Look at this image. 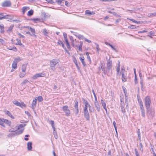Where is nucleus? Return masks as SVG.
<instances>
[{
  "label": "nucleus",
  "mask_w": 156,
  "mask_h": 156,
  "mask_svg": "<svg viewBox=\"0 0 156 156\" xmlns=\"http://www.w3.org/2000/svg\"><path fill=\"white\" fill-rule=\"evenodd\" d=\"M32 143L31 142H29L27 144V147L28 150L29 151L31 150L32 149Z\"/></svg>",
  "instance_id": "nucleus-18"
},
{
  "label": "nucleus",
  "mask_w": 156,
  "mask_h": 156,
  "mask_svg": "<svg viewBox=\"0 0 156 156\" xmlns=\"http://www.w3.org/2000/svg\"><path fill=\"white\" fill-rule=\"evenodd\" d=\"M128 28L133 29H136V27L135 25H131L129 26L128 27Z\"/></svg>",
  "instance_id": "nucleus-42"
},
{
  "label": "nucleus",
  "mask_w": 156,
  "mask_h": 156,
  "mask_svg": "<svg viewBox=\"0 0 156 156\" xmlns=\"http://www.w3.org/2000/svg\"><path fill=\"white\" fill-rule=\"evenodd\" d=\"M30 9V8L28 7L24 6L22 9V12L24 14L25 12L28 10Z\"/></svg>",
  "instance_id": "nucleus-17"
},
{
  "label": "nucleus",
  "mask_w": 156,
  "mask_h": 156,
  "mask_svg": "<svg viewBox=\"0 0 156 156\" xmlns=\"http://www.w3.org/2000/svg\"><path fill=\"white\" fill-rule=\"evenodd\" d=\"M95 44L96 45V48L97 49V51L98 52L100 50L99 46L97 44L95 43Z\"/></svg>",
  "instance_id": "nucleus-59"
},
{
  "label": "nucleus",
  "mask_w": 156,
  "mask_h": 156,
  "mask_svg": "<svg viewBox=\"0 0 156 156\" xmlns=\"http://www.w3.org/2000/svg\"><path fill=\"white\" fill-rule=\"evenodd\" d=\"M147 31L146 30H144L142 31H139L138 32V33H143L144 32H146Z\"/></svg>",
  "instance_id": "nucleus-62"
},
{
  "label": "nucleus",
  "mask_w": 156,
  "mask_h": 156,
  "mask_svg": "<svg viewBox=\"0 0 156 156\" xmlns=\"http://www.w3.org/2000/svg\"><path fill=\"white\" fill-rule=\"evenodd\" d=\"M134 151H135L136 156H140L137 149L135 148L134 149Z\"/></svg>",
  "instance_id": "nucleus-54"
},
{
  "label": "nucleus",
  "mask_w": 156,
  "mask_h": 156,
  "mask_svg": "<svg viewBox=\"0 0 156 156\" xmlns=\"http://www.w3.org/2000/svg\"><path fill=\"white\" fill-rule=\"evenodd\" d=\"M45 76V74L43 73H37L34 75L32 78L34 80H35L37 79L38 77H44Z\"/></svg>",
  "instance_id": "nucleus-12"
},
{
  "label": "nucleus",
  "mask_w": 156,
  "mask_h": 156,
  "mask_svg": "<svg viewBox=\"0 0 156 156\" xmlns=\"http://www.w3.org/2000/svg\"><path fill=\"white\" fill-rule=\"evenodd\" d=\"M38 101L39 102H41L43 101V98L42 96H39L37 98Z\"/></svg>",
  "instance_id": "nucleus-43"
},
{
  "label": "nucleus",
  "mask_w": 156,
  "mask_h": 156,
  "mask_svg": "<svg viewBox=\"0 0 156 156\" xmlns=\"http://www.w3.org/2000/svg\"><path fill=\"white\" fill-rule=\"evenodd\" d=\"M21 60L20 57H18L17 58L15 59L13 62L12 67L13 69H16L17 67V63Z\"/></svg>",
  "instance_id": "nucleus-7"
},
{
  "label": "nucleus",
  "mask_w": 156,
  "mask_h": 156,
  "mask_svg": "<svg viewBox=\"0 0 156 156\" xmlns=\"http://www.w3.org/2000/svg\"><path fill=\"white\" fill-rule=\"evenodd\" d=\"M78 101H75L74 104V108H78Z\"/></svg>",
  "instance_id": "nucleus-45"
},
{
  "label": "nucleus",
  "mask_w": 156,
  "mask_h": 156,
  "mask_svg": "<svg viewBox=\"0 0 156 156\" xmlns=\"http://www.w3.org/2000/svg\"><path fill=\"white\" fill-rule=\"evenodd\" d=\"M3 122H4V123L6 124L7 125H8L9 126H10L11 124V121H9L7 119H3Z\"/></svg>",
  "instance_id": "nucleus-16"
},
{
  "label": "nucleus",
  "mask_w": 156,
  "mask_h": 156,
  "mask_svg": "<svg viewBox=\"0 0 156 156\" xmlns=\"http://www.w3.org/2000/svg\"><path fill=\"white\" fill-rule=\"evenodd\" d=\"M138 102L140 108L142 116L144 118L145 117V112L143 103L141 100L138 99Z\"/></svg>",
  "instance_id": "nucleus-3"
},
{
  "label": "nucleus",
  "mask_w": 156,
  "mask_h": 156,
  "mask_svg": "<svg viewBox=\"0 0 156 156\" xmlns=\"http://www.w3.org/2000/svg\"><path fill=\"white\" fill-rule=\"evenodd\" d=\"M75 113L76 115H77L79 112V110L78 109V108H75Z\"/></svg>",
  "instance_id": "nucleus-50"
},
{
  "label": "nucleus",
  "mask_w": 156,
  "mask_h": 156,
  "mask_svg": "<svg viewBox=\"0 0 156 156\" xmlns=\"http://www.w3.org/2000/svg\"><path fill=\"white\" fill-rule=\"evenodd\" d=\"M30 30L31 33L33 34V36L36 37V35L35 34L36 33L35 29L34 28H32V27H30Z\"/></svg>",
  "instance_id": "nucleus-27"
},
{
  "label": "nucleus",
  "mask_w": 156,
  "mask_h": 156,
  "mask_svg": "<svg viewBox=\"0 0 156 156\" xmlns=\"http://www.w3.org/2000/svg\"><path fill=\"white\" fill-rule=\"evenodd\" d=\"M122 80V82H124L126 81L127 78L125 75V69L124 67L121 68Z\"/></svg>",
  "instance_id": "nucleus-8"
},
{
  "label": "nucleus",
  "mask_w": 156,
  "mask_h": 156,
  "mask_svg": "<svg viewBox=\"0 0 156 156\" xmlns=\"http://www.w3.org/2000/svg\"><path fill=\"white\" fill-rule=\"evenodd\" d=\"M103 64L102 62H101L100 64V67H101V69L103 71V69L104 70L105 69V68L104 67H103Z\"/></svg>",
  "instance_id": "nucleus-57"
},
{
  "label": "nucleus",
  "mask_w": 156,
  "mask_h": 156,
  "mask_svg": "<svg viewBox=\"0 0 156 156\" xmlns=\"http://www.w3.org/2000/svg\"><path fill=\"white\" fill-rule=\"evenodd\" d=\"M95 106L97 109V110L98 111V112H99L100 110V105L98 103L97 104H95Z\"/></svg>",
  "instance_id": "nucleus-29"
},
{
  "label": "nucleus",
  "mask_w": 156,
  "mask_h": 156,
  "mask_svg": "<svg viewBox=\"0 0 156 156\" xmlns=\"http://www.w3.org/2000/svg\"><path fill=\"white\" fill-rule=\"evenodd\" d=\"M19 106L21 107L22 108L25 107L26 106V105L23 102H21L20 103Z\"/></svg>",
  "instance_id": "nucleus-44"
},
{
  "label": "nucleus",
  "mask_w": 156,
  "mask_h": 156,
  "mask_svg": "<svg viewBox=\"0 0 156 156\" xmlns=\"http://www.w3.org/2000/svg\"><path fill=\"white\" fill-rule=\"evenodd\" d=\"M62 109L65 113V115L67 116L70 115L71 113L70 110L69 109V107L67 105H65L63 107Z\"/></svg>",
  "instance_id": "nucleus-6"
},
{
  "label": "nucleus",
  "mask_w": 156,
  "mask_h": 156,
  "mask_svg": "<svg viewBox=\"0 0 156 156\" xmlns=\"http://www.w3.org/2000/svg\"><path fill=\"white\" fill-rule=\"evenodd\" d=\"M50 124H51V126L53 129L55 128V126L54 125V122L53 121L51 120L50 122Z\"/></svg>",
  "instance_id": "nucleus-38"
},
{
  "label": "nucleus",
  "mask_w": 156,
  "mask_h": 156,
  "mask_svg": "<svg viewBox=\"0 0 156 156\" xmlns=\"http://www.w3.org/2000/svg\"><path fill=\"white\" fill-rule=\"evenodd\" d=\"M127 19H128L129 20H131L134 23H140V21H137L133 19H131L130 18H127Z\"/></svg>",
  "instance_id": "nucleus-34"
},
{
  "label": "nucleus",
  "mask_w": 156,
  "mask_h": 156,
  "mask_svg": "<svg viewBox=\"0 0 156 156\" xmlns=\"http://www.w3.org/2000/svg\"><path fill=\"white\" fill-rule=\"evenodd\" d=\"M16 135L15 134V132L12 133H10L7 135V136L8 138H12L15 136H16Z\"/></svg>",
  "instance_id": "nucleus-22"
},
{
  "label": "nucleus",
  "mask_w": 156,
  "mask_h": 156,
  "mask_svg": "<svg viewBox=\"0 0 156 156\" xmlns=\"http://www.w3.org/2000/svg\"><path fill=\"white\" fill-rule=\"evenodd\" d=\"M147 115H149L151 117L153 116L154 114V111L150 107L147 108Z\"/></svg>",
  "instance_id": "nucleus-9"
},
{
  "label": "nucleus",
  "mask_w": 156,
  "mask_h": 156,
  "mask_svg": "<svg viewBox=\"0 0 156 156\" xmlns=\"http://www.w3.org/2000/svg\"><path fill=\"white\" fill-rule=\"evenodd\" d=\"M101 102L102 104V105L104 108H105L106 107V104L102 100H101Z\"/></svg>",
  "instance_id": "nucleus-47"
},
{
  "label": "nucleus",
  "mask_w": 156,
  "mask_h": 156,
  "mask_svg": "<svg viewBox=\"0 0 156 156\" xmlns=\"http://www.w3.org/2000/svg\"><path fill=\"white\" fill-rule=\"evenodd\" d=\"M95 12H91L89 10H87L85 12V14L89 16H90L92 15H94L95 14Z\"/></svg>",
  "instance_id": "nucleus-14"
},
{
  "label": "nucleus",
  "mask_w": 156,
  "mask_h": 156,
  "mask_svg": "<svg viewBox=\"0 0 156 156\" xmlns=\"http://www.w3.org/2000/svg\"><path fill=\"white\" fill-rule=\"evenodd\" d=\"M140 146V148H139L140 150L141 151H143V145L142 144V143H139Z\"/></svg>",
  "instance_id": "nucleus-53"
},
{
  "label": "nucleus",
  "mask_w": 156,
  "mask_h": 156,
  "mask_svg": "<svg viewBox=\"0 0 156 156\" xmlns=\"http://www.w3.org/2000/svg\"><path fill=\"white\" fill-rule=\"evenodd\" d=\"M13 103L14 105L18 106H19L20 104V102L16 100L13 101Z\"/></svg>",
  "instance_id": "nucleus-37"
},
{
  "label": "nucleus",
  "mask_w": 156,
  "mask_h": 156,
  "mask_svg": "<svg viewBox=\"0 0 156 156\" xmlns=\"http://www.w3.org/2000/svg\"><path fill=\"white\" fill-rule=\"evenodd\" d=\"M27 65L25 64H23L22 66L21 69L22 72H25L27 68Z\"/></svg>",
  "instance_id": "nucleus-24"
},
{
  "label": "nucleus",
  "mask_w": 156,
  "mask_h": 156,
  "mask_svg": "<svg viewBox=\"0 0 156 156\" xmlns=\"http://www.w3.org/2000/svg\"><path fill=\"white\" fill-rule=\"evenodd\" d=\"M138 136L139 138V140H140L141 137H140V132L139 129L137 131Z\"/></svg>",
  "instance_id": "nucleus-41"
},
{
  "label": "nucleus",
  "mask_w": 156,
  "mask_h": 156,
  "mask_svg": "<svg viewBox=\"0 0 156 156\" xmlns=\"http://www.w3.org/2000/svg\"><path fill=\"white\" fill-rule=\"evenodd\" d=\"M58 63V60L57 59H53L50 62L51 69L54 71L55 70V65Z\"/></svg>",
  "instance_id": "nucleus-2"
},
{
  "label": "nucleus",
  "mask_w": 156,
  "mask_h": 156,
  "mask_svg": "<svg viewBox=\"0 0 156 156\" xmlns=\"http://www.w3.org/2000/svg\"><path fill=\"white\" fill-rule=\"evenodd\" d=\"M64 40L66 43V46L68 49H70L71 48V47L69 44V43L68 40L67 39V37L64 38Z\"/></svg>",
  "instance_id": "nucleus-20"
},
{
  "label": "nucleus",
  "mask_w": 156,
  "mask_h": 156,
  "mask_svg": "<svg viewBox=\"0 0 156 156\" xmlns=\"http://www.w3.org/2000/svg\"><path fill=\"white\" fill-rule=\"evenodd\" d=\"M57 44L58 45H62V47L63 48H65V45H64V44L63 43L62 41H60V40L58 41L57 42Z\"/></svg>",
  "instance_id": "nucleus-30"
},
{
  "label": "nucleus",
  "mask_w": 156,
  "mask_h": 156,
  "mask_svg": "<svg viewBox=\"0 0 156 156\" xmlns=\"http://www.w3.org/2000/svg\"><path fill=\"white\" fill-rule=\"evenodd\" d=\"M16 40L17 41V43L16 44V45H20V46L23 45V44L21 43L20 40L18 39H16Z\"/></svg>",
  "instance_id": "nucleus-33"
},
{
  "label": "nucleus",
  "mask_w": 156,
  "mask_h": 156,
  "mask_svg": "<svg viewBox=\"0 0 156 156\" xmlns=\"http://www.w3.org/2000/svg\"><path fill=\"white\" fill-rule=\"evenodd\" d=\"M113 125H114V127L115 128V131L117 133V127H116V122H115V121H114L113 122Z\"/></svg>",
  "instance_id": "nucleus-48"
},
{
  "label": "nucleus",
  "mask_w": 156,
  "mask_h": 156,
  "mask_svg": "<svg viewBox=\"0 0 156 156\" xmlns=\"http://www.w3.org/2000/svg\"><path fill=\"white\" fill-rule=\"evenodd\" d=\"M65 5H66L69 6L70 5V3L66 1L65 2Z\"/></svg>",
  "instance_id": "nucleus-64"
},
{
  "label": "nucleus",
  "mask_w": 156,
  "mask_h": 156,
  "mask_svg": "<svg viewBox=\"0 0 156 156\" xmlns=\"http://www.w3.org/2000/svg\"><path fill=\"white\" fill-rule=\"evenodd\" d=\"M46 1L49 3H54V1L52 0H45Z\"/></svg>",
  "instance_id": "nucleus-58"
},
{
  "label": "nucleus",
  "mask_w": 156,
  "mask_h": 156,
  "mask_svg": "<svg viewBox=\"0 0 156 156\" xmlns=\"http://www.w3.org/2000/svg\"><path fill=\"white\" fill-rule=\"evenodd\" d=\"M10 16L8 15H5L3 16V18H4V19H10Z\"/></svg>",
  "instance_id": "nucleus-46"
},
{
  "label": "nucleus",
  "mask_w": 156,
  "mask_h": 156,
  "mask_svg": "<svg viewBox=\"0 0 156 156\" xmlns=\"http://www.w3.org/2000/svg\"><path fill=\"white\" fill-rule=\"evenodd\" d=\"M80 59L83 65L85 66L86 65L85 62L84 61V57H80Z\"/></svg>",
  "instance_id": "nucleus-26"
},
{
  "label": "nucleus",
  "mask_w": 156,
  "mask_h": 156,
  "mask_svg": "<svg viewBox=\"0 0 156 156\" xmlns=\"http://www.w3.org/2000/svg\"><path fill=\"white\" fill-rule=\"evenodd\" d=\"M116 71L117 72V75H118L119 74V72L120 71V67H117L116 69Z\"/></svg>",
  "instance_id": "nucleus-60"
},
{
  "label": "nucleus",
  "mask_w": 156,
  "mask_h": 156,
  "mask_svg": "<svg viewBox=\"0 0 156 156\" xmlns=\"http://www.w3.org/2000/svg\"><path fill=\"white\" fill-rule=\"evenodd\" d=\"M3 112L6 115H7L12 119H14V117L12 115L11 113L9 111L6 110H4Z\"/></svg>",
  "instance_id": "nucleus-13"
},
{
  "label": "nucleus",
  "mask_w": 156,
  "mask_h": 156,
  "mask_svg": "<svg viewBox=\"0 0 156 156\" xmlns=\"http://www.w3.org/2000/svg\"><path fill=\"white\" fill-rule=\"evenodd\" d=\"M134 75H135L134 81H135V83L136 84L137 83V76H136V73L135 69H134Z\"/></svg>",
  "instance_id": "nucleus-28"
},
{
  "label": "nucleus",
  "mask_w": 156,
  "mask_h": 156,
  "mask_svg": "<svg viewBox=\"0 0 156 156\" xmlns=\"http://www.w3.org/2000/svg\"><path fill=\"white\" fill-rule=\"evenodd\" d=\"M24 130V129L23 128L22 129H21L20 130H18L17 131H16L15 134H16V136L20 134H21L23 132V130Z\"/></svg>",
  "instance_id": "nucleus-21"
},
{
  "label": "nucleus",
  "mask_w": 156,
  "mask_h": 156,
  "mask_svg": "<svg viewBox=\"0 0 156 156\" xmlns=\"http://www.w3.org/2000/svg\"><path fill=\"white\" fill-rule=\"evenodd\" d=\"M64 40L66 43V46L68 49H70L71 48V47L69 44V43L68 40L67 39V37L64 38Z\"/></svg>",
  "instance_id": "nucleus-19"
},
{
  "label": "nucleus",
  "mask_w": 156,
  "mask_h": 156,
  "mask_svg": "<svg viewBox=\"0 0 156 156\" xmlns=\"http://www.w3.org/2000/svg\"><path fill=\"white\" fill-rule=\"evenodd\" d=\"M53 129V133L54 136L56 139H57L58 138V135L56 131L55 128H54Z\"/></svg>",
  "instance_id": "nucleus-25"
},
{
  "label": "nucleus",
  "mask_w": 156,
  "mask_h": 156,
  "mask_svg": "<svg viewBox=\"0 0 156 156\" xmlns=\"http://www.w3.org/2000/svg\"><path fill=\"white\" fill-rule=\"evenodd\" d=\"M33 10L32 9H31L30 11H28L27 13V15L28 16H31L33 14Z\"/></svg>",
  "instance_id": "nucleus-31"
},
{
  "label": "nucleus",
  "mask_w": 156,
  "mask_h": 156,
  "mask_svg": "<svg viewBox=\"0 0 156 156\" xmlns=\"http://www.w3.org/2000/svg\"><path fill=\"white\" fill-rule=\"evenodd\" d=\"M112 62L110 58H109L107 60L106 64V67L105 70L103 69V71L105 74H106L108 73L112 69Z\"/></svg>",
  "instance_id": "nucleus-1"
},
{
  "label": "nucleus",
  "mask_w": 156,
  "mask_h": 156,
  "mask_svg": "<svg viewBox=\"0 0 156 156\" xmlns=\"http://www.w3.org/2000/svg\"><path fill=\"white\" fill-rule=\"evenodd\" d=\"M26 125V124H21L19 126L18 128V129H19L20 127L23 128Z\"/></svg>",
  "instance_id": "nucleus-63"
},
{
  "label": "nucleus",
  "mask_w": 156,
  "mask_h": 156,
  "mask_svg": "<svg viewBox=\"0 0 156 156\" xmlns=\"http://www.w3.org/2000/svg\"><path fill=\"white\" fill-rule=\"evenodd\" d=\"M149 34H150V35H148V36L151 37V35H154V32L153 31H151L149 33Z\"/></svg>",
  "instance_id": "nucleus-56"
},
{
  "label": "nucleus",
  "mask_w": 156,
  "mask_h": 156,
  "mask_svg": "<svg viewBox=\"0 0 156 156\" xmlns=\"http://www.w3.org/2000/svg\"><path fill=\"white\" fill-rule=\"evenodd\" d=\"M85 101V106H87L88 107L90 113H93L94 111L93 108L92 107L88 102L87 101Z\"/></svg>",
  "instance_id": "nucleus-11"
},
{
  "label": "nucleus",
  "mask_w": 156,
  "mask_h": 156,
  "mask_svg": "<svg viewBox=\"0 0 156 156\" xmlns=\"http://www.w3.org/2000/svg\"><path fill=\"white\" fill-rule=\"evenodd\" d=\"M37 103V99L35 98L33 100L32 104V108L33 109H34L36 107Z\"/></svg>",
  "instance_id": "nucleus-15"
},
{
  "label": "nucleus",
  "mask_w": 156,
  "mask_h": 156,
  "mask_svg": "<svg viewBox=\"0 0 156 156\" xmlns=\"http://www.w3.org/2000/svg\"><path fill=\"white\" fill-rule=\"evenodd\" d=\"M88 107L86 105H85L83 109V112L84 117L87 120L89 121L90 119V116L87 109Z\"/></svg>",
  "instance_id": "nucleus-4"
},
{
  "label": "nucleus",
  "mask_w": 156,
  "mask_h": 156,
  "mask_svg": "<svg viewBox=\"0 0 156 156\" xmlns=\"http://www.w3.org/2000/svg\"><path fill=\"white\" fill-rule=\"evenodd\" d=\"M0 32L2 33L3 34L5 31H4V25L1 24L0 25Z\"/></svg>",
  "instance_id": "nucleus-23"
},
{
  "label": "nucleus",
  "mask_w": 156,
  "mask_h": 156,
  "mask_svg": "<svg viewBox=\"0 0 156 156\" xmlns=\"http://www.w3.org/2000/svg\"><path fill=\"white\" fill-rule=\"evenodd\" d=\"M108 12L109 13H111V14H113V15H115V16H119V15H118L115 12H112L110 11H108Z\"/></svg>",
  "instance_id": "nucleus-49"
},
{
  "label": "nucleus",
  "mask_w": 156,
  "mask_h": 156,
  "mask_svg": "<svg viewBox=\"0 0 156 156\" xmlns=\"http://www.w3.org/2000/svg\"><path fill=\"white\" fill-rule=\"evenodd\" d=\"M29 82L27 80H25L23 81L21 83L22 85H24Z\"/></svg>",
  "instance_id": "nucleus-52"
},
{
  "label": "nucleus",
  "mask_w": 156,
  "mask_h": 156,
  "mask_svg": "<svg viewBox=\"0 0 156 156\" xmlns=\"http://www.w3.org/2000/svg\"><path fill=\"white\" fill-rule=\"evenodd\" d=\"M145 105L146 108L150 107L151 101L150 98L149 96H147L144 99Z\"/></svg>",
  "instance_id": "nucleus-5"
},
{
  "label": "nucleus",
  "mask_w": 156,
  "mask_h": 156,
  "mask_svg": "<svg viewBox=\"0 0 156 156\" xmlns=\"http://www.w3.org/2000/svg\"><path fill=\"white\" fill-rule=\"evenodd\" d=\"M17 34L21 38H25V36H24L23 35H22L20 33H18Z\"/></svg>",
  "instance_id": "nucleus-55"
},
{
  "label": "nucleus",
  "mask_w": 156,
  "mask_h": 156,
  "mask_svg": "<svg viewBox=\"0 0 156 156\" xmlns=\"http://www.w3.org/2000/svg\"><path fill=\"white\" fill-rule=\"evenodd\" d=\"M26 74L25 72H23L22 73H20L19 76L20 78L23 77Z\"/></svg>",
  "instance_id": "nucleus-36"
},
{
  "label": "nucleus",
  "mask_w": 156,
  "mask_h": 156,
  "mask_svg": "<svg viewBox=\"0 0 156 156\" xmlns=\"http://www.w3.org/2000/svg\"><path fill=\"white\" fill-rule=\"evenodd\" d=\"M143 79H140V84L141 87L142 88L143 87Z\"/></svg>",
  "instance_id": "nucleus-61"
},
{
  "label": "nucleus",
  "mask_w": 156,
  "mask_h": 156,
  "mask_svg": "<svg viewBox=\"0 0 156 156\" xmlns=\"http://www.w3.org/2000/svg\"><path fill=\"white\" fill-rule=\"evenodd\" d=\"M77 37L79 39L84 40V38H85L83 35L80 34L78 35L77 36Z\"/></svg>",
  "instance_id": "nucleus-35"
},
{
  "label": "nucleus",
  "mask_w": 156,
  "mask_h": 156,
  "mask_svg": "<svg viewBox=\"0 0 156 156\" xmlns=\"http://www.w3.org/2000/svg\"><path fill=\"white\" fill-rule=\"evenodd\" d=\"M11 5V3L9 0H5L1 4L3 7H9Z\"/></svg>",
  "instance_id": "nucleus-10"
},
{
  "label": "nucleus",
  "mask_w": 156,
  "mask_h": 156,
  "mask_svg": "<svg viewBox=\"0 0 156 156\" xmlns=\"http://www.w3.org/2000/svg\"><path fill=\"white\" fill-rule=\"evenodd\" d=\"M148 16L149 17H152L153 16H156V12L149 14L148 15Z\"/></svg>",
  "instance_id": "nucleus-39"
},
{
  "label": "nucleus",
  "mask_w": 156,
  "mask_h": 156,
  "mask_svg": "<svg viewBox=\"0 0 156 156\" xmlns=\"http://www.w3.org/2000/svg\"><path fill=\"white\" fill-rule=\"evenodd\" d=\"M73 62H74V63L75 64V65L76 64H78L77 60L76 59V58L74 57H73Z\"/></svg>",
  "instance_id": "nucleus-51"
},
{
  "label": "nucleus",
  "mask_w": 156,
  "mask_h": 156,
  "mask_svg": "<svg viewBox=\"0 0 156 156\" xmlns=\"http://www.w3.org/2000/svg\"><path fill=\"white\" fill-rule=\"evenodd\" d=\"M14 25H11L10 27L9 28L8 30H7V31H9V32H11L12 31V29L14 27Z\"/></svg>",
  "instance_id": "nucleus-40"
},
{
  "label": "nucleus",
  "mask_w": 156,
  "mask_h": 156,
  "mask_svg": "<svg viewBox=\"0 0 156 156\" xmlns=\"http://www.w3.org/2000/svg\"><path fill=\"white\" fill-rule=\"evenodd\" d=\"M42 32L43 34L45 36H47V35L48 34V32L46 28H44L43 30V31Z\"/></svg>",
  "instance_id": "nucleus-32"
}]
</instances>
